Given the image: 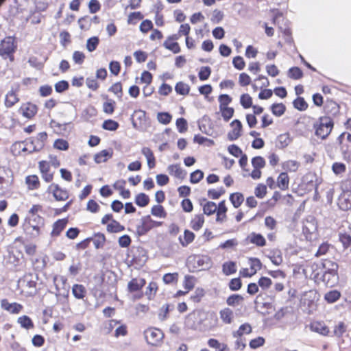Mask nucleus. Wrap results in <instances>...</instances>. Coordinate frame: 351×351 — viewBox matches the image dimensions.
<instances>
[{"instance_id": "3", "label": "nucleus", "mask_w": 351, "mask_h": 351, "mask_svg": "<svg viewBox=\"0 0 351 351\" xmlns=\"http://www.w3.org/2000/svg\"><path fill=\"white\" fill-rule=\"evenodd\" d=\"M144 336L147 343L154 346H160L164 339L162 331L156 328H147L144 332Z\"/></svg>"}, {"instance_id": "60", "label": "nucleus", "mask_w": 351, "mask_h": 351, "mask_svg": "<svg viewBox=\"0 0 351 351\" xmlns=\"http://www.w3.org/2000/svg\"><path fill=\"white\" fill-rule=\"evenodd\" d=\"M115 106V102L112 100H109L104 103L103 110L106 114H111L113 113Z\"/></svg>"}, {"instance_id": "62", "label": "nucleus", "mask_w": 351, "mask_h": 351, "mask_svg": "<svg viewBox=\"0 0 351 351\" xmlns=\"http://www.w3.org/2000/svg\"><path fill=\"white\" fill-rule=\"evenodd\" d=\"M53 147L59 150H66L69 148V143L66 140L57 139L53 143Z\"/></svg>"}, {"instance_id": "27", "label": "nucleus", "mask_w": 351, "mask_h": 351, "mask_svg": "<svg viewBox=\"0 0 351 351\" xmlns=\"http://www.w3.org/2000/svg\"><path fill=\"white\" fill-rule=\"evenodd\" d=\"M196 281V278L193 276L186 275L184 276L183 287L185 289L186 292H189L194 288Z\"/></svg>"}, {"instance_id": "5", "label": "nucleus", "mask_w": 351, "mask_h": 351, "mask_svg": "<svg viewBox=\"0 0 351 351\" xmlns=\"http://www.w3.org/2000/svg\"><path fill=\"white\" fill-rule=\"evenodd\" d=\"M162 222L155 221L150 216H145L141 219V223L136 226V232L138 235H144L152 228L161 226Z\"/></svg>"}, {"instance_id": "33", "label": "nucleus", "mask_w": 351, "mask_h": 351, "mask_svg": "<svg viewBox=\"0 0 351 351\" xmlns=\"http://www.w3.org/2000/svg\"><path fill=\"white\" fill-rule=\"evenodd\" d=\"M73 295L77 299H82L85 296L86 289L82 285H74L72 288Z\"/></svg>"}, {"instance_id": "28", "label": "nucleus", "mask_w": 351, "mask_h": 351, "mask_svg": "<svg viewBox=\"0 0 351 351\" xmlns=\"http://www.w3.org/2000/svg\"><path fill=\"white\" fill-rule=\"evenodd\" d=\"M222 271L226 276L234 274L237 271V265L234 262L228 261L223 264Z\"/></svg>"}, {"instance_id": "4", "label": "nucleus", "mask_w": 351, "mask_h": 351, "mask_svg": "<svg viewBox=\"0 0 351 351\" xmlns=\"http://www.w3.org/2000/svg\"><path fill=\"white\" fill-rule=\"evenodd\" d=\"M327 264L330 265L331 267L328 268L323 274V281L326 283V285L329 287H333L337 282L338 278V265L335 263L327 261L324 264V267H326Z\"/></svg>"}, {"instance_id": "49", "label": "nucleus", "mask_w": 351, "mask_h": 351, "mask_svg": "<svg viewBox=\"0 0 351 351\" xmlns=\"http://www.w3.org/2000/svg\"><path fill=\"white\" fill-rule=\"evenodd\" d=\"M99 40L98 37L93 36L87 40L86 49L88 51L92 52L95 51L99 45Z\"/></svg>"}, {"instance_id": "11", "label": "nucleus", "mask_w": 351, "mask_h": 351, "mask_svg": "<svg viewBox=\"0 0 351 351\" xmlns=\"http://www.w3.org/2000/svg\"><path fill=\"white\" fill-rule=\"evenodd\" d=\"M310 329L311 331L319 333L324 336H327L329 333V328L323 322H314L311 324Z\"/></svg>"}, {"instance_id": "47", "label": "nucleus", "mask_w": 351, "mask_h": 351, "mask_svg": "<svg viewBox=\"0 0 351 351\" xmlns=\"http://www.w3.org/2000/svg\"><path fill=\"white\" fill-rule=\"evenodd\" d=\"M288 76L294 80H299L303 76V73L299 67L294 66L289 69Z\"/></svg>"}, {"instance_id": "32", "label": "nucleus", "mask_w": 351, "mask_h": 351, "mask_svg": "<svg viewBox=\"0 0 351 351\" xmlns=\"http://www.w3.org/2000/svg\"><path fill=\"white\" fill-rule=\"evenodd\" d=\"M230 200L234 208H238L244 201V197L240 193H234L230 195Z\"/></svg>"}, {"instance_id": "22", "label": "nucleus", "mask_w": 351, "mask_h": 351, "mask_svg": "<svg viewBox=\"0 0 351 351\" xmlns=\"http://www.w3.org/2000/svg\"><path fill=\"white\" fill-rule=\"evenodd\" d=\"M207 343L210 348H214L215 351H228V350L226 344L220 343L216 339H209Z\"/></svg>"}, {"instance_id": "19", "label": "nucleus", "mask_w": 351, "mask_h": 351, "mask_svg": "<svg viewBox=\"0 0 351 351\" xmlns=\"http://www.w3.org/2000/svg\"><path fill=\"white\" fill-rule=\"evenodd\" d=\"M289 178L286 172L280 173L277 178V186L281 190L285 191L289 188Z\"/></svg>"}, {"instance_id": "1", "label": "nucleus", "mask_w": 351, "mask_h": 351, "mask_svg": "<svg viewBox=\"0 0 351 351\" xmlns=\"http://www.w3.org/2000/svg\"><path fill=\"white\" fill-rule=\"evenodd\" d=\"M44 225V219L39 215H28L23 224L25 232L32 238H36L40 234V229Z\"/></svg>"}, {"instance_id": "61", "label": "nucleus", "mask_w": 351, "mask_h": 351, "mask_svg": "<svg viewBox=\"0 0 351 351\" xmlns=\"http://www.w3.org/2000/svg\"><path fill=\"white\" fill-rule=\"evenodd\" d=\"M176 126L179 132H185L188 128L186 120L184 118L178 119L176 121Z\"/></svg>"}, {"instance_id": "53", "label": "nucleus", "mask_w": 351, "mask_h": 351, "mask_svg": "<svg viewBox=\"0 0 351 351\" xmlns=\"http://www.w3.org/2000/svg\"><path fill=\"white\" fill-rule=\"evenodd\" d=\"M171 119L172 116L168 112H158L157 114L158 121L165 125L169 123Z\"/></svg>"}, {"instance_id": "41", "label": "nucleus", "mask_w": 351, "mask_h": 351, "mask_svg": "<svg viewBox=\"0 0 351 351\" xmlns=\"http://www.w3.org/2000/svg\"><path fill=\"white\" fill-rule=\"evenodd\" d=\"M163 46L174 53H178L180 51V47L178 43L176 42H172L171 40H166L163 43Z\"/></svg>"}, {"instance_id": "29", "label": "nucleus", "mask_w": 351, "mask_h": 351, "mask_svg": "<svg viewBox=\"0 0 351 351\" xmlns=\"http://www.w3.org/2000/svg\"><path fill=\"white\" fill-rule=\"evenodd\" d=\"M107 231L112 233L119 232L125 230L123 226L120 224L119 222L113 219L107 225Z\"/></svg>"}, {"instance_id": "51", "label": "nucleus", "mask_w": 351, "mask_h": 351, "mask_svg": "<svg viewBox=\"0 0 351 351\" xmlns=\"http://www.w3.org/2000/svg\"><path fill=\"white\" fill-rule=\"evenodd\" d=\"M293 104L294 108L300 111L305 110L308 108V104L303 97H298Z\"/></svg>"}, {"instance_id": "13", "label": "nucleus", "mask_w": 351, "mask_h": 351, "mask_svg": "<svg viewBox=\"0 0 351 351\" xmlns=\"http://www.w3.org/2000/svg\"><path fill=\"white\" fill-rule=\"evenodd\" d=\"M247 239L250 243L256 245L258 247H263L266 245L265 237L258 233L252 232L248 235Z\"/></svg>"}, {"instance_id": "16", "label": "nucleus", "mask_w": 351, "mask_h": 351, "mask_svg": "<svg viewBox=\"0 0 351 351\" xmlns=\"http://www.w3.org/2000/svg\"><path fill=\"white\" fill-rule=\"evenodd\" d=\"M66 223H67V220L65 219H59L57 221H56L53 225V230L51 233V236L52 237L59 236L60 234L62 232V231L66 227Z\"/></svg>"}, {"instance_id": "48", "label": "nucleus", "mask_w": 351, "mask_h": 351, "mask_svg": "<svg viewBox=\"0 0 351 351\" xmlns=\"http://www.w3.org/2000/svg\"><path fill=\"white\" fill-rule=\"evenodd\" d=\"M205 291L203 288L197 287L194 293L191 295L190 299L194 302H199L204 297Z\"/></svg>"}, {"instance_id": "54", "label": "nucleus", "mask_w": 351, "mask_h": 351, "mask_svg": "<svg viewBox=\"0 0 351 351\" xmlns=\"http://www.w3.org/2000/svg\"><path fill=\"white\" fill-rule=\"evenodd\" d=\"M243 298L237 294H234L228 298L226 302L229 306H236L239 304L240 302L243 301Z\"/></svg>"}, {"instance_id": "37", "label": "nucleus", "mask_w": 351, "mask_h": 351, "mask_svg": "<svg viewBox=\"0 0 351 351\" xmlns=\"http://www.w3.org/2000/svg\"><path fill=\"white\" fill-rule=\"evenodd\" d=\"M149 197L143 193H139L136 196L135 203L140 207L146 206L149 204Z\"/></svg>"}, {"instance_id": "25", "label": "nucleus", "mask_w": 351, "mask_h": 351, "mask_svg": "<svg viewBox=\"0 0 351 351\" xmlns=\"http://www.w3.org/2000/svg\"><path fill=\"white\" fill-rule=\"evenodd\" d=\"M194 238L195 234L192 232L185 230L184 235L179 237V241L183 247H186L194 240Z\"/></svg>"}, {"instance_id": "59", "label": "nucleus", "mask_w": 351, "mask_h": 351, "mask_svg": "<svg viewBox=\"0 0 351 351\" xmlns=\"http://www.w3.org/2000/svg\"><path fill=\"white\" fill-rule=\"evenodd\" d=\"M219 108L228 107V104L232 101V98L226 95H221L219 97Z\"/></svg>"}, {"instance_id": "34", "label": "nucleus", "mask_w": 351, "mask_h": 351, "mask_svg": "<svg viewBox=\"0 0 351 351\" xmlns=\"http://www.w3.org/2000/svg\"><path fill=\"white\" fill-rule=\"evenodd\" d=\"M175 90L179 95H186L189 93L190 86L184 82H180L176 84Z\"/></svg>"}, {"instance_id": "50", "label": "nucleus", "mask_w": 351, "mask_h": 351, "mask_svg": "<svg viewBox=\"0 0 351 351\" xmlns=\"http://www.w3.org/2000/svg\"><path fill=\"white\" fill-rule=\"evenodd\" d=\"M162 280L165 284L169 285L173 282H177L178 280V273H168L163 276Z\"/></svg>"}, {"instance_id": "8", "label": "nucleus", "mask_w": 351, "mask_h": 351, "mask_svg": "<svg viewBox=\"0 0 351 351\" xmlns=\"http://www.w3.org/2000/svg\"><path fill=\"white\" fill-rule=\"evenodd\" d=\"M232 130L228 134V138L230 141L237 140L241 136L242 123L238 119H234L230 123Z\"/></svg>"}, {"instance_id": "6", "label": "nucleus", "mask_w": 351, "mask_h": 351, "mask_svg": "<svg viewBox=\"0 0 351 351\" xmlns=\"http://www.w3.org/2000/svg\"><path fill=\"white\" fill-rule=\"evenodd\" d=\"M15 48L14 38L6 37L0 43V55L2 56H9L14 51Z\"/></svg>"}, {"instance_id": "64", "label": "nucleus", "mask_w": 351, "mask_h": 351, "mask_svg": "<svg viewBox=\"0 0 351 351\" xmlns=\"http://www.w3.org/2000/svg\"><path fill=\"white\" fill-rule=\"evenodd\" d=\"M339 240L342 243L343 247L347 248L351 244V236L347 233H340Z\"/></svg>"}, {"instance_id": "46", "label": "nucleus", "mask_w": 351, "mask_h": 351, "mask_svg": "<svg viewBox=\"0 0 351 351\" xmlns=\"http://www.w3.org/2000/svg\"><path fill=\"white\" fill-rule=\"evenodd\" d=\"M269 258L272 263L276 266L281 265L283 261L282 253L279 250L273 251L272 255L269 256Z\"/></svg>"}, {"instance_id": "52", "label": "nucleus", "mask_w": 351, "mask_h": 351, "mask_svg": "<svg viewBox=\"0 0 351 351\" xmlns=\"http://www.w3.org/2000/svg\"><path fill=\"white\" fill-rule=\"evenodd\" d=\"M241 105L245 109L252 106V99L248 94H243L240 98Z\"/></svg>"}, {"instance_id": "15", "label": "nucleus", "mask_w": 351, "mask_h": 351, "mask_svg": "<svg viewBox=\"0 0 351 351\" xmlns=\"http://www.w3.org/2000/svg\"><path fill=\"white\" fill-rule=\"evenodd\" d=\"M273 23L277 25L279 29L285 34H290V31L287 27H283L282 25H286L287 20L283 17L281 13L278 12L273 19Z\"/></svg>"}, {"instance_id": "7", "label": "nucleus", "mask_w": 351, "mask_h": 351, "mask_svg": "<svg viewBox=\"0 0 351 351\" xmlns=\"http://www.w3.org/2000/svg\"><path fill=\"white\" fill-rule=\"evenodd\" d=\"M48 190L57 201H64L69 198L67 191L60 188L58 184H51Z\"/></svg>"}, {"instance_id": "63", "label": "nucleus", "mask_w": 351, "mask_h": 351, "mask_svg": "<svg viewBox=\"0 0 351 351\" xmlns=\"http://www.w3.org/2000/svg\"><path fill=\"white\" fill-rule=\"evenodd\" d=\"M232 64L238 70H242L245 66L243 58L241 56H237L233 58Z\"/></svg>"}, {"instance_id": "9", "label": "nucleus", "mask_w": 351, "mask_h": 351, "mask_svg": "<svg viewBox=\"0 0 351 351\" xmlns=\"http://www.w3.org/2000/svg\"><path fill=\"white\" fill-rule=\"evenodd\" d=\"M37 106L32 103L24 104L19 109L20 113H21L24 117L27 119L32 118L37 113Z\"/></svg>"}, {"instance_id": "42", "label": "nucleus", "mask_w": 351, "mask_h": 351, "mask_svg": "<svg viewBox=\"0 0 351 351\" xmlns=\"http://www.w3.org/2000/svg\"><path fill=\"white\" fill-rule=\"evenodd\" d=\"M221 116L225 121H228L232 117L234 112V108L231 107H225L219 108Z\"/></svg>"}, {"instance_id": "12", "label": "nucleus", "mask_w": 351, "mask_h": 351, "mask_svg": "<svg viewBox=\"0 0 351 351\" xmlns=\"http://www.w3.org/2000/svg\"><path fill=\"white\" fill-rule=\"evenodd\" d=\"M145 285V280L143 278H132L128 284V289L130 292L140 291Z\"/></svg>"}, {"instance_id": "30", "label": "nucleus", "mask_w": 351, "mask_h": 351, "mask_svg": "<svg viewBox=\"0 0 351 351\" xmlns=\"http://www.w3.org/2000/svg\"><path fill=\"white\" fill-rule=\"evenodd\" d=\"M18 323L21 325V326L27 330L31 329L34 328V324L32 319L27 315H23L18 318Z\"/></svg>"}, {"instance_id": "26", "label": "nucleus", "mask_w": 351, "mask_h": 351, "mask_svg": "<svg viewBox=\"0 0 351 351\" xmlns=\"http://www.w3.org/2000/svg\"><path fill=\"white\" fill-rule=\"evenodd\" d=\"M291 141V139L288 133L282 134L278 136L276 145L282 149L288 146Z\"/></svg>"}, {"instance_id": "14", "label": "nucleus", "mask_w": 351, "mask_h": 351, "mask_svg": "<svg viewBox=\"0 0 351 351\" xmlns=\"http://www.w3.org/2000/svg\"><path fill=\"white\" fill-rule=\"evenodd\" d=\"M112 149H104L96 154L94 156V160L96 163L104 162L112 156Z\"/></svg>"}, {"instance_id": "2", "label": "nucleus", "mask_w": 351, "mask_h": 351, "mask_svg": "<svg viewBox=\"0 0 351 351\" xmlns=\"http://www.w3.org/2000/svg\"><path fill=\"white\" fill-rule=\"evenodd\" d=\"M315 134L322 139H325L333 128V121L329 117H320L317 124L314 125Z\"/></svg>"}, {"instance_id": "57", "label": "nucleus", "mask_w": 351, "mask_h": 351, "mask_svg": "<svg viewBox=\"0 0 351 351\" xmlns=\"http://www.w3.org/2000/svg\"><path fill=\"white\" fill-rule=\"evenodd\" d=\"M204 178V173L201 170H196L191 173L190 181L191 183H198Z\"/></svg>"}, {"instance_id": "58", "label": "nucleus", "mask_w": 351, "mask_h": 351, "mask_svg": "<svg viewBox=\"0 0 351 351\" xmlns=\"http://www.w3.org/2000/svg\"><path fill=\"white\" fill-rule=\"evenodd\" d=\"M252 165L254 168L262 169L265 165V160L261 156H256L252 158Z\"/></svg>"}, {"instance_id": "36", "label": "nucleus", "mask_w": 351, "mask_h": 351, "mask_svg": "<svg viewBox=\"0 0 351 351\" xmlns=\"http://www.w3.org/2000/svg\"><path fill=\"white\" fill-rule=\"evenodd\" d=\"M252 332V327L248 324H243L239 328L238 330L233 333L234 337H241L244 334H250Z\"/></svg>"}, {"instance_id": "24", "label": "nucleus", "mask_w": 351, "mask_h": 351, "mask_svg": "<svg viewBox=\"0 0 351 351\" xmlns=\"http://www.w3.org/2000/svg\"><path fill=\"white\" fill-rule=\"evenodd\" d=\"M19 97H17L15 91L13 90L9 91L5 95V105L8 108L13 106L15 104L19 101Z\"/></svg>"}, {"instance_id": "35", "label": "nucleus", "mask_w": 351, "mask_h": 351, "mask_svg": "<svg viewBox=\"0 0 351 351\" xmlns=\"http://www.w3.org/2000/svg\"><path fill=\"white\" fill-rule=\"evenodd\" d=\"M341 296V293L339 291L337 290H332L330 291L327 292L324 295V299L328 302V303H333L335 302L337 300L339 299Z\"/></svg>"}, {"instance_id": "31", "label": "nucleus", "mask_w": 351, "mask_h": 351, "mask_svg": "<svg viewBox=\"0 0 351 351\" xmlns=\"http://www.w3.org/2000/svg\"><path fill=\"white\" fill-rule=\"evenodd\" d=\"M204 223V217L202 215H195L191 222V228L194 230H199L203 226Z\"/></svg>"}, {"instance_id": "45", "label": "nucleus", "mask_w": 351, "mask_h": 351, "mask_svg": "<svg viewBox=\"0 0 351 351\" xmlns=\"http://www.w3.org/2000/svg\"><path fill=\"white\" fill-rule=\"evenodd\" d=\"M285 106L282 103L274 104L271 107L272 113L277 117L282 115L285 113Z\"/></svg>"}, {"instance_id": "43", "label": "nucleus", "mask_w": 351, "mask_h": 351, "mask_svg": "<svg viewBox=\"0 0 351 351\" xmlns=\"http://www.w3.org/2000/svg\"><path fill=\"white\" fill-rule=\"evenodd\" d=\"M217 206L213 202H206L203 206L204 213L207 215H210L217 211Z\"/></svg>"}, {"instance_id": "39", "label": "nucleus", "mask_w": 351, "mask_h": 351, "mask_svg": "<svg viewBox=\"0 0 351 351\" xmlns=\"http://www.w3.org/2000/svg\"><path fill=\"white\" fill-rule=\"evenodd\" d=\"M151 213L152 215L160 218H165L167 213L161 205H155L152 208Z\"/></svg>"}, {"instance_id": "56", "label": "nucleus", "mask_w": 351, "mask_h": 351, "mask_svg": "<svg viewBox=\"0 0 351 351\" xmlns=\"http://www.w3.org/2000/svg\"><path fill=\"white\" fill-rule=\"evenodd\" d=\"M211 69L209 66H202L199 72V78L202 81L206 80L210 77Z\"/></svg>"}, {"instance_id": "40", "label": "nucleus", "mask_w": 351, "mask_h": 351, "mask_svg": "<svg viewBox=\"0 0 351 351\" xmlns=\"http://www.w3.org/2000/svg\"><path fill=\"white\" fill-rule=\"evenodd\" d=\"M66 279L62 276H56L53 278V283L56 287V289L58 293H60V289L64 288L66 285Z\"/></svg>"}, {"instance_id": "38", "label": "nucleus", "mask_w": 351, "mask_h": 351, "mask_svg": "<svg viewBox=\"0 0 351 351\" xmlns=\"http://www.w3.org/2000/svg\"><path fill=\"white\" fill-rule=\"evenodd\" d=\"M347 326L345 323L340 322L334 327V335L337 337H341L346 332Z\"/></svg>"}, {"instance_id": "18", "label": "nucleus", "mask_w": 351, "mask_h": 351, "mask_svg": "<svg viewBox=\"0 0 351 351\" xmlns=\"http://www.w3.org/2000/svg\"><path fill=\"white\" fill-rule=\"evenodd\" d=\"M169 173L178 178L183 179L186 172L181 168L180 165H171L168 167Z\"/></svg>"}, {"instance_id": "23", "label": "nucleus", "mask_w": 351, "mask_h": 351, "mask_svg": "<svg viewBox=\"0 0 351 351\" xmlns=\"http://www.w3.org/2000/svg\"><path fill=\"white\" fill-rule=\"evenodd\" d=\"M219 314L220 318L223 323L229 324L232 322L234 313L231 309L228 308H223L220 311Z\"/></svg>"}, {"instance_id": "17", "label": "nucleus", "mask_w": 351, "mask_h": 351, "mask_svg": "<svg viewBox=\"0 0 351 351\" xmlns=\"http://www.w3.org/2000/svg\"><path fill=\"white\" fill-rule=\"evenodd\" d=\"M141 153L147 159V165L149 169H153L156 165V160L152 151L149 147H143Z\"/></svg>"}, {"instance_id": "20", "label": "nucleus", "mask_w": 351, "mask_h": 351, "mask_svg": "<svg viewBox=\"0 0 351 351\" xmlns=\"http://www.w3.org/2000/svg\"><path fill=\"white\" fill-rule=\"evenodd\" d=\"M300 162L294 160H289L282 163V168L287 171L295 172L300 167Z\"/></svg>"}, {"instance_id": "10", "label": "nucleus", "mask_w": 351, "mask_h": 351, "mask_svg": "<svg viewBox=\"0 0 351 351\" xmlns=\"http://www.w3.org/2000/svg\"><path fill=\"white\" fill-rule=\"evenodd\" d=\"M1 306L3 309L13 314H17L23 309L21 304L16 302L10 303L7 299L1 300Z\"/></svg>"}, {"instance_id": "21", "label": "nucleus", "mask_w": 351, "mask_h": 351, "mask_svg": "<svg viewBox=\"0 0 351 351\" xmlns=\"http://www.w3.org/2000/svg\"><path fill=\"white\" fill-rule=\"evenodd\" d=\"M25 183L30 190H35L39 188L40 182L38 177L36 175L28 176L25 178Z\"/></svg>"}, {"instance_id": "44", "label": "nucleus", "mask_w": 351, "mask_h": 351, "mask_svg": "<svg viewBox=\"0 0 351 351\" xmlns=\"http://www.w3.org/2000/svg\"><path fill=\"white\" fill-rule=\"evenodd\" d=\"M250 270L255 274L262 267V263L258 258H249Z\"/></svg>"}, {"instance_id": "55", "label": "nucleus", "mask_w": 351, "mask_h": 351, "mask_svg": "<svg viewBox=\"0 0 351 351\" xmlns=\"http://www.w3.org/2000/svg\"><path fill=\"white\" fill-rule=\"evenodd\" d=\"M103 128L109 130V131H114L116 130L119 127V123L116 122L115 121L109 119L106 120L103 123L102 125Z\"/></svg>"}]
</instances>
